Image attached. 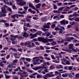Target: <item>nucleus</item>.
<instances>
[{
	"label": "nucleus",
	"instance_id": "f257e3e1",
	"mask_svg": "<svg viewBox=\"0 0 79 79\" xmlns=\"http://www.w3.org/2000/svg\"><path fill=\"white\" fill-rule=\"evenodd\" d=\"M19 36L18 35H10V37L11 38L8 39L7 40V43L9 45H10L11 43V41H13L14 40H15V39H16L18 36Z\"/></svg>",
	"mask_w": 79,
	"mask_h": 79
},
{
	"label": "nucleus",
	"instance_id": "f03ea898",
	"mask_svg": "<svg viewBox=\"0 0 79 79\" xmlns=\"http://www.w3.org/2000/svg\"><path fill=\"white\" fill-rule=\"evenodd\" d=\"M37 39L39 41H42L43 43H47V42H48V41L47 39L41 37L38 38Z\"/></svg>",
	"mask_w": 79,
	"mask_h": 79
},
{
	"label": "nucleus",
	"instance_id": "7ed1b4c3",
	"mask_svg": "<svg viewBox=\"0 0 79 79\" xmlns=\"http://www.w3.org/2000/svg\"><path fill=\"white\" fill-rule=\"evenodd\" d=\"M55 76L54 74H50L49 73H47L43 77V78L44 79H48L47 78L48 77H54Z\"/></svg>",
	"mask_w": 79,
	"mask_h": 79
},
{
	"label": "nucleus",
	"instance_id": "20e7f679",
	"mask_svg": "<svg viewBox=\"0 0 79 79\" xmlns=\"http://www.w3.org/2000/svg\"><path fill=\"white\" fill-rule=\"evenodd\" d=\"M20 45L21 46H23L24 45V46H26V45H28V47H30V42L27 41V42H26L25 43V44L23 42H21L20 43Z\"/></svg>",
	"mask_w": 79,
	"mask_h": 79
},
{
	"label": "nucleus",
	"instance_id": "39448f33",
	"mask_svg": "<svg viewBox=\"0 0 79 79\" xmlns=\"http://www.w3.org/2000/svg\"><path fill=\"white\" fill-rule=\"evenodd\" d=\"M17 3H18L20 6H23L26 3V2L22 1V0H17Z\"/></svg>",
	"mask_w": 79,
	"mask_h": 79
},
{
	"label": "nucleus",
	"instance_id": "423d86ee",
	"mask_svg": "<svg viewBox=\"0 0 79 79\" xmlns=\"http://www.w3.org/2000/svg\"><path fill=\"white\" fill-rule=\"evenodd\" d=\"M39 59H36L34 60L33 61V64H34V65H35L36 64H40V62H39Z\"/></svg>",
	"mask_w": 79,
	"mask_h": 79
},
{
	"label": "nucleus",
	"instance_id": "0eeeda50",
	"mask_svg": "<svg viewBox=\"0 0 79 79\" xmlns=\"http://www.w3.org/2000/svg\"><path fill=\"white\" fill-rule=\"evenodd\" d=\"M41 68L42 69H44V71L46 73H48L49 70L48 69V68L47 67H43L42 66H41Z\"/></svg>",
	"mask_w": 79,
	"mask_h": 79
},
{
	"label": "nucleus",
	"instance_id": "6e6552de",
	"mask_svg": "<svg viewBox=\"0 0 79 79\" xmlns=\"http://www.w3.org/2000/svg\"><path fill=\"white\" fill-rule=\"evenodd\" d=\"M22 35L24 37H29V34L27 33L25 31L22 33Z\"/></svg>",
	"mask_w": 79,
	"mask_h": 79
},
{
	"label": "nucleus",
	"instance_id": "1a4fd4ad",
	"mask_svg": "<svg viewBox=\"0 0 79 79\" xmlns=\"http://www.w3.org/2000/svg\"><path fill=\"white\" fill-rule=\"evenodd\" d=\"M1 11L2 13H7V11L5 10V7H1Z\"/></svg>",
	"mask_w": 79,
	"mask_h": 79
},
{
	"label": "nucleus",
	"instance_id": "9d476101",
	"mask_svg": "<svg viewBox=\"0 0 79 79\" xmlns=\"http://www.w3.org/2000/svg\"><path fill=\"white\" fill-rule=\"evenodd\" d=\"M13 55L15 58H19V56L17 53H13Z\"/></svg>",
	"mask_w": 79,
	"mask_h": 79
},
{
	"label": "nucleus",
	"instance_id": "9b49d317",
	"mask_svg": "<svg viewBox=\"0 0 79 79\" xmlns=\"http://www.w3.org/2000/svg\"><path fill=\"white\" fill-rule=\"evenodd\" d=\"M41 66H37L35 68H32L33 69H34V70H35V71H37V70H39L40 69H41Z\"/></svg>",
	"mask_w": 79,
	"mask_h": 79
},
{
	"label": "nucleus",
	"instance_id": "f8f14e48",
	"mask_svg": "<svg viewBox=\"0 0 79 79\" xmlns=\"http://www.w3.org/2000/svg\"><path fill=\"white\" fill-rule=\"evenodd\" d=\"M50 24H51L50 23H48L47 24V25L44 26V28H48L49 29L50 28Z\"/></svg>",
	"mask_w": 79,
	"mask_h": 79
},
{
	"label": "nucleus",
	"instance_id": "ddd939ff",
	"mask_svg": "<svg viewBox=\"0 0 79 79\" xmlns=\"http://www.w3.org/2000/svg\"><path fill=\"white\" fill-rule=\"evenodd\" d=\"M56 68L57 69H60V68H63V66L61 65H58L56 66Z\"/></svg>",
	"mask_w": 79,
	"mask_h": 79
},
{
	"label": "nucleus",
	"instance_id": "4468645a",
	"mask_svg": "<svg viewBox=\"0 0 79 79\" xmlns=\"http://www.w3.org/2000/svg\"><path fill=\"white\" fill-rule=\"evenodd\" d=\"M18 14L14 15L11 16V18H13L14 19L15 18V17H16L17 18H18Z\"/></svg>",
	"mask_w": 79,
	"mask_h": 79
},
{
	"label": "nucleus",
	"instance_id": "2eb2a0df",
	"mask_svg": "<svg viewBox=\"0 0 79 79\" xmlns=\"http://www.w3.org/2000/svg\"><path fill=\"white\" fill-rule=\"evenodd\" d=\"M40 6H41V4L39 3L36 5L35 6L36 7V8H37V9H39V8H40Z\"/></svg>",
	"mask_w": 79,
	"mask_h": 79
},
{
	"label": "nucleus",
	"instance_id": "dca6fc26",
	"mask_svg": "<svg viewBox=\"0 0 79 79\" xmlns=\"http://www.w3.org/2000/svg\"><path fill=\"white\" fill-rule=\"evenodd\" d=\"M74 39V38L73 37L67 38L68 42H70L71 40H73V39Z\"/></svg>",
	"mask_w": 79,
	"mask_h": 79
},
{
	"label": "nucleus",
	"instance_id": "f3484780",
	"mask_svg": "<svg viewBox=\"0 0 79 79\" xmlns=\"http://www.w3.org/2000/svg\"><path fill=\"white\" fill-rule=\"evenodd\" d=\"M69 48H70V49H72L73 47H74V45H73V44H70L69 45Z\"/></svg>",
	"mask_w": 79,
	"mask_h": 79
},
{
	"label": "nucleus",
	"instance_id": "a211bd4d",
	"mask_svg": "<svg viewBox=\"0 0 79 79\" xmlns=\"http://www.w3.org/2000/svg\"><path fill=\"white\" fill-rule=\"evenodd\" d=\"M12 50V51H13L14 52H17V51H18L15 48H9V50Z\"/></svg>",
	"mask_w": 79,
	"mask_h": 79
},
{
	"label": "nucleus",
	"instance_id": "6ab92c4d",
	"mask_svg": "<svg viewBox=\"0 0 79 79\" xmlns=\"http://www.w3.org/2000/svg\"><path fill=\"white\" fill-rule=\"evenodd\" d=\"M30 7L32 8V9H33V10H35V8L34 7V5H33V4L32 3L30 4Z\"/></svg>",
	"mask_w": 79,
	"mask_h": 79
},
{
	"label": "nucleus",
	"instance_id": "aec40b11",
	"mask_svg": "<svg viewBox=\"0 0 79 79\" xmlns=\"http://www.w3.org/2000/svg\"><path fill=\"white\" fill-rule=\"evenodd\" d=\"M36 34L37 35H41V34H42V32L40 31H38L36 32Z\"/></svg>",
	"mask_w": 79,
	"mask_h": 79
},
{
	"label": "nucleus",
	"instance_id": "412c9836",
	"mask_svg": "<svg viewBox=\"0 0 79 79\" xmlns=\"http://www.w3.org/2000/svg\"><path fill=\"white\" fill-rule=\"evenodd\" d=\"M68 73H65L64 74H63L62 75V76L64 77H68Z\"/></svg>",
	"mask_w": 79,
	"mask_h": 79
},
{
	"label": "nucleus",
	"instance_id": "4be33fe9",
	"mask_svg": "<svg viewBox=\"0 0 79 79\" xmlns=\"http://www.w3.org/2000/svg\"><path fill=\"white\" fill-rule=\"evenodd\" d=\"M18 43V41H13L12 42V44L13 45H15V44H16Z\"/></svg>",
	"mask_w": 79,
	"mask_h": 79
},
{
	"label": "nucleus",
	"instance_id": "5701e85b",
	"mask_svg": "<svg viewBox=\"0 0 79 79\" xmlns=\"http://www.w3.org/2000/svg\"><path fill=\"white\" fill-rule=\"evenodd\" d=\"M5 76L6 79H8L10 78L11 76L10 75H8L6 74H5Z\"/></svg>",
	"mask_w": 79,
	"mask_h": 79
},
{
	"label": "nucleus",
	"instance_id": "b1692460",
	"mask_svg": "<svg viewBox=\"0 0 79 79\" xmlns=\"http://www.w3.org/2000/svg\"><path fill=\"white\" fill-rule=\"evenodd\" d=\"M59 40H57V42H58L59 44H60V43H63V41H60V40H62L61 39V38H59Z\"/></svg>",
	"mask_w": 79,
	"mask_h": 79
},
{
	"label": "nucleus",
	"instance_id": "393cba45",
	"mask_svg": "<svg viewBox=\"0 0 79 79\" xmlns=\"http://www.w3.org/2000/svg\"><path fill=\"white\" fill-rule=\"evenodd\" d=\"M60 24H64V25H65V20H63L60 22Z\"/></svg>",
	"mask_w": 79,
	"mask_h": 79
},
{
	"label": "nucleus",
	"instance_id": "a878e982",
	"mask_svg": "<svg viewBox=\"0 0 79 79\" xmlns=\"http://www.w3.org/2000/svg\"><path fill=\"white\" fill-rule=\"evenodd\" d=\"M73 16H75L76 17L77 16H78V14H77L76 12H75L73 14Z\"/></svg>",
	"mask_w": 79,
	"mask_h": 79
},
{
	"label": "nucleus",
	"instance_id": "bb28decb",
	"mask_svg": "<svg viewBox=\"0 0 79 79\" xmlns=\"http://www.w3.org/2000/svg\"><path fill=\"white\" fill-rule=\"evenodd\" d=\"M52 62H54V63H60V61H57V60H52Z\"/></svg>",
	"mask_w": 79,
	"mask_h": 79
},
{
	"label": "nucleus",
	"instance_id": "cd10ccee",
	"mask_svg": "<svg viewBox=\"0 0 79 79\" xmlns=\"http://www.w3.org/2000/svg\"><path fill=\"white\" fill-rule=\"evenodd\" d=\"M52 5L53 6L54 9H57V6L56 5L54 4H52Z\"/></svg>",
	"mask_w": 79,
	"mask_h": 79
},
{
	"label": "nucleus",
	"instance_id": "c85d7f7f",
	"mask_svg": "<svg viewBox=\"0 0 79 79\" xmlns=\"http://www.w3.org/2000/svg\"><path fill=\"white\" fill-rule=\"evenodd\" d=\"M63 9H64V7H60L58 9V10L59 11H61V10H62Z\"/></svg>",
	"mask_w": 79,
	"mask_h": 79
},
{
	"label": "nucleus",
	"instance_id": "c756f323",
	"mask_svg": "<svg viewBox=\"0 0 79 79\" xmlns=\"http://www.w3.org/2000/svg\"><path fill=\"white\" fill-rule=\"evenodd\" d=\"M42 71H43V69L41 68L40 70L38 71V72L39 73V74H40Z\"/></svg>",
	"mask_w": 79,
	"mask_h": 79
},
{
	"label": "nucleus",
	"instance_id": "7c9ffc66",
	"mask_svg": "<svg viewBox=\"0 0 79 79\" xmlns=\"http://www.w3.org/2000/svg\"><path fill=\"white\" fill-rule=\"evenodd\" d=\"M56 44V43L55 41H54L53 42L51 43V44L52 45H55Z\"/></svg>",
	"mask_w": 79,
	"mask_h": 79
},
{
	"label": "nucleus",
	"instance_id": "2f4dec72",
	"mask_svg": "<svg viewBox=\"0 0 79 79\" xmlns=\"http://www.w3.org/2000/svg\"><path fill=\"white\" fill-rule=\"evenodd\" d=\"M60 31H59V34H62V33L63 32V30L62 29L60 28L59 30Z\"/></svg>",
	"mask_w": 79,
	"mask_h": 79
},
{
	"label": "nucleus",
	"instance_id": "473e14b6",
	"mask_svg": "<svg viewBox=\"0 0 79 79\" xmlns=\"http://www.w3.org/2000/svg\"><path fill=\"white\" fill-rule=\"evenodd\" d=\"M51 57L53 60H56V58L55 57V56H54L53 55H51Z\"/></svg>",
	"mask_w": 79,
	"mask_h": 79
},
{
	"label": "nucleus",
	"instance_id": "72a5a7b5",
	"mask_svg": "<svg viewBox=\"0 0 79 79\" xmlns=\"http://www.w3.org/2000/svg\"><path fill=\"white\" fill-rule=\"evenodd\" d=\"M5 22H6V21L2 19L0 20V23H5Z\"/></svg>",
	"mask_w": 79,
	"mask_h": 79
},
{
	"label": "nucleus",
	"instance_id": "f704fd0d",
	"mask_svg": "<svg viewBox=\"0 0 79 79\" xmlns=\"http://www.w3.org/2000/svg\"><path fill=\"white\" fill-rule=\"evenodd\" d=\"M30 36H31L30 37V39H33L34 38L33 35H32V34H30Z\"/></svg>",
	"mask_w": 79,
	"mask_h": 79
},
{
	"label": "nucleus",
	"instance_id": "c9c22d12",
	"mask_svg": "<svg viewBox=\"0 0 79 79\" xmlns=\"http://www.w3.org/2000/svg\"><path fill=\"white\" fill-rule=\"evenodd\" d=\"M30 12L31 13H33V14H35V11L32 10L31 9H30Z\"/></svg>",
	"mask_w": 79,
	"mask_h": 79
},
{
	"label": "nucleus",
	"instance_id": "e433bc0d",
	"mask_svg": "<svg viewBox=\"0 0 79 79\" xmlns=\"http://www.w3.org/2000/svg\"><path fill=\"white\" fill-rule=\"evenodd\" d=\"M72 36H74L77 38H79V36H77V35L76 34H74L73 35H72Z\"/></svg>",
	"mask_w": 79,
	"mask_h": 79
},
{
	"label": "nucleus",
	"instance_id": "4c0bfd02",
	"mask_svg": "<svg viewBox=\"0 0 79 79\" xmlns=\"http://www.w3.org/2000/svg\"><path fill=\"white\" fill-rule=\"evenodd\" d=\"M75 30L76 31H79V28L77 27H75L74 28Z\"/></svg>",
	"mask_w": 79,
	"mask_h": 79
},
{
	"label": "nucleus",
	"instance_id": "58836bf2",
	"mask_svg": "<svg viewBox=\"0 0 79 79\" xmlns=\"http://www.w3.org/2000/svg\"><path fill=\"white\" fill-rule=\"evenodd\" d=\"M60 73H59L58 71H55V75L56 76H58V74H59Z\"/></svg>",
	"mask_w": 79,
	"mask_h": 79
},
{
	"label": "nucleus",
	"instance_id": "ea45409f",
	"mask_svg": "<svg viewBox=\"0 0 79 79\" xmlns=\"http://www.w3.org/2000/svg\"><path fill=\"white\" fill-rule=\"evenodd\" d=\"M41 77V75L39 74H38L37 75V78H39Z\"/></svg>",
	"mask_w": 79,
	"mask_h": 79
},
{
	"label": "nucleus",
	"instance_id": "a19ab883",
	"mask_svg": "<svg viewBox=\"0 0 79 79\" xmlns=\"http://www.w3.org/2000/svg\"><path fill=\"white\" fill-rule=\"evenodd\" d=\"M34 2H35V3H38L40 2V0H34Z\"/></svg>",
	"mask_w": 79,
	"mask_h": 79
},
{
	"label": "nucleus",
	"instance_id": "79ce46f5",
	"mask_svg": "<svg viewBox=\"0 0 79 79\" xmlns=\"http://www.w3.org/2000/svg\"><path fill=\"white\" fill-rule=\"evenodd\" d=\"M49 69H55V67H53L52 66H51L49 67Z\"/></svg>",
	"mask_w": 79,
	"mask_h": 79
},
{
	"label": "nucleus",
	"instance_id": "37998d69",
	"mask_svg": "<svg viewBox=\"0 0 79 79\" xmlns=\"http://www.w3.org/2000/svg\"><path fill=\"white\" fill-rule=\"evenodd\" d=\"M39 58V57L38 56H36L35 57H34L33 58V59L34 60H36L37 59H38Z\"/></svg>",
	"mask_w": 79,
	"mask_h": 79
},
{
	"label": "nucleus",
	"instance_id": "c03bdc74",
	"mask_svg": "<svg viewBox=\"0 0 79 79\" xmlns=\"http://www.w3.org/2000/svg\"><path fill=\"white\" fill-rule=\"evenodd\" d=\"M23 8H24L25 11H27V8H28V7H23Z\"/></svg>",
	"mask_w": 79,
	"mask_h": 79
},
{
	"label": "nucleus",
	"instance_id": "a18cd8bd",
	"mask_svg": "<svg viewBox=\"0 0 79 79\" xmlns=\"http://www.w3.org/2000/svg\"><path fill=\"white\" fill-rule=\"evenodd\" d=\"M18 60L17 59H15L13 60V63H17L18 62Z\"/></svg>",
	"mask_w": 79,
	"mask_h": 79
},
{
	"label": "nucleus",
	"instance_id": "49530a36",
	"mask_svg": "<svg viewBox=\"0 0 79 79\" xmlns=\"http://www.w3.org/2000/svg\"><path fill=\"white\" fill-rule=\"evenodd\" d=\"M42 29L43 31H44V32H46V31H48V29H45V28H42Z\"/></svg>",
	"mask_w": 79,
	"mask_h": 79
},
{
	"label": "nucleus",
	"instance_id": "de8ad7c7",
	"mask_svg": "<svg viewBox=\"0 0 79 79\" xmlns=\"http://www.w3.org/2000/svg\"><path fill=\"white\" fill-rule=\"evenodd\" d=\"M13 78L14 79H18V77L15 76H13Z\"/></svg>",
	"mask_w": 79,
	"mask_h": 79
},
{
	"label": "nucleus",
	"instance_id": "09e8293b",
	"mask_svg": "<svg viewBox=\"0 0 79 79\" xmlns=\"http://www.w3.org/2000/svg\"><path fill=\"white\" fill-rule=\"evenodd\" d=\"M8 35H9V34L8 33H7L5 35H3V37H6V36H8Z\"/></svg>",
	"mask_w": 79,
	"mask_h": 79
},
{
	"label": "nucleus",
	"instance_id": "8fccbe9b",
	"mask_svg": "<svg viewBox=\"0 0 79 79\" xmlns=\"http://www.w3.org/2000/svg\"><path fill=\"white\" fill-rule=\"evenodd\" d=\"M73 58H76V57H78L79 56H78V55H73Z\"/></svg>",
	"mask_w": 79,
	"mask_h": 79
},
{
	"label": "nucleus",
	"instance_id": "3c124183",
	"mask_svg": "<svg viewBox=\"0 0 79 79\" xmlns=\"http://www.w3.org/2000/svg\"><path fill=\"white\" fill-rule=\"evenodd\" d=\"M70 64V62L68 60L65 63L66 64Z\"/></svg>",
	"mask_w": 79,
	"mask_h": 79
},
{
	"label": "nucleus",
	"instance_id": "603ef678",
	"mask_svg": "<svg viewBox=\"0 0 79 79\" xmlns=\"http://www.w3.org/2000/svg\"><path fill=\"white\" fill-rule=\"evenodd\" d=\"M35 41H37V39L36 38L32 40V42H35Z\"/></svg>",
	"mask_w": 79,
	"mask_h": 79
},
{
	"label": "nucleus",
	"instance_id": "864d4df0",
	"mask_svg": "<svg viewBox=\"0 0 79 79\" xmlns=\"http://www.w3.org/2000/svg\"><path fill=\"white\" fill-rule=\"evenodd\" d=\"M4 24L5 25L6 27H8L9 26V24L6 23H5Z\"/></svg>",
	"mask_w": 79,
	"mask_h": 79
},
{
	"label": "nucleus",
	"instance_id": "5fc2aeb1",
	"mask_svg": "<svg viewBox=\"0 0 79 79\" xmlns=\"http://www.w3.org/2000/svg\"><path fill=\"white\" fill-rule=\"evenodd\" d=\"M53 13H58V11L56 10H53Z\"/></svg>",
	"mask_w": 79,
	"mask_h": 79
},
{
	"label": "nucleus",
	"instance_id": "6e6d98bb",
	"mask_svg": "<svg viewBox=\"0 0 79 79\" xmlns=\"http://www.w3.org/2000/svg\"><path fill=\"white\" fill-rule=\"evenodd\" d=\"M56 25L55 24H53L51 26L52 28H54V27H55Z\"/></svg>",
	"mask_w": 79,
	"mask_h": 79
},
{
	"label": "nucleus",
	"instance_id": "4d7b16f0",
	"mask_svg": "<svg viewBox=\"0 0 79 79\" xmlns=\"http://www.w3.org/2000/svg\"><path fill=\"white\" fill-rule=\"evenodd\" d=\"M55 29L56 31H59L60 29V28H59L58 27H56L55 28Z\"/></svg>",
	"mask_w": 79,
	"mask_h": 79
},
{
	"label": "nucleus",
	"instance_id": "13d9d810",
	"mask_svg": "<svg viewBox=\"0 0 79 79\" xmlns=\"http://www.w3.org/2000/svg\"><path fill=\"white\" fill-rule=\"evenodd\" d=\"M35 44L36 45H40V44L38 42H35Z\"/></svg>",
	"mask_w": 79,
	"mask_h": 79
},
{
	"label": "nucleus",
	"instance_id": "bf43d9fd",
	"mask_svg": "<svg viewBox=\"0 0 79 79\" xmlns=\"http://www.w3.org/2000/svg\"><path fill=\"white\" fill-rule=\"evenodd\" d=\"M10 57V55L9 54H8L7 55V56L6 57V59H8V58H9Z\"/></svg>",
	"mask_w": 79,
	"mask_h": 79
},
{
	"label": "nucleus",
	"instance_id": "052dcab7",
	"mask_svg": "<svg viewBox=\"0 0 79 79\" xmlns=\"http://www.w3.org/2000/svg\"><path fill=\"white\" fill-rule=\"evenodd\" d=\"M8 10L9 11H10V13H11V9L10 7H8Z\"/></svg>",
	"mask_w": 79,
	"mask_h": 79
},
{
	"label": "nucleus",
	"instance_id": "680f3d73",
	"mask_svg": "<svg viewBox=\"0 0 79 79\" xmlns=\"http://www.w3.org/2000/svg\"><path fill=\"white\" fill-rule=\"evenodd\" d=\"M75 21H78L79 22V18H76L75 19Z\"/></svg>",
	"mask_w": 79,
	"mask_h": 79
},
{
	"label": "nucleus",
	"instance_id": "e2e57ef3",
	"mask_svg": "<svg viewBox=\"0 0 79 79\" xmlns=\"http://www.w3.org/2000/svg\"><path fill=\"white\" fill-rule=\"evenodd\" d=\"M58 16L56 15V16H55L53 17V19H56V18H58Z\"/></svg>",
	"mask_w": 79,
	"mask_h": 79
},
{
	"label": "nucleus",
	"instance_id": "0e129e2a",
	"mask_svg": "<svg viewBox=\"0 0 79 79\" xmlns=\"http://www.w3.org/2000/svg\"><path fill=\"white\" fill-rule=\"evenodd\" d=\"M23 29L25 31H27V30H28V28H27V27H23Z\"/></svg>",
	"mask_w": 79,
	"mask_h": 79
},
{
	"label": "nucleus",
	"instance_id": "69168bd1",
	"mask_svg": "<svg viewBox=\"0 0 79 79\" xmlns=\"http://www.w3.org/2000/svg\"><path fill=\"white\" fill-rule=\"evenodd\" d=\"M68 69H69V70H72V69H73V67H72L71 66H70L69 67Z\"/></svg>",
	"mask_w": 79,
	"mask_h": 79
},
{
	"label": "nucleus",
	"instance_id": "338daca9",
	"mask_svg": "<svg viewBox=\"0 0 79 79\" xmlns=\"http://www.w3.org/2000/svg\"><path fill=\"white\" fill-rule=\"evenodd\" d=\"M42 21H46V18H43L42 19Z\"/></svg>",
	"mask_w": 79,
	"mask_h": 79
},
{
	"label": "nucleus",
	"instance_id": "774afa93",
	"mask_svg": "<svg viewBox=\"0 0 79 79\" xmlns=\"http://www.w3.org/2000/svg\"><path fill=\"white\" fill-rule=\"evenodd\" d=\"M75 76H76V77H78V78H79V74H76L75 75Z\"/></svg>",
	"mask_w": 79,
	"mask_h": 79
}]
</instances>
